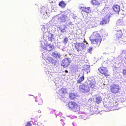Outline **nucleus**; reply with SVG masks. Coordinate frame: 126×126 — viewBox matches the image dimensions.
<instances>
[{
    "label": "nucleus",
    "instance_id": "1",
    "mask_svg": "<svg viewBox=\"0 0 126 126\" xmlns=\"http://www.w3.org/2000/svg\"><path fill=\"white\" fill-rule=\"evenodd\" d=\"M93 39H90L91 44L95 47L99 46L102 40L101 38L98 33L97 32H94L91 36Z\"/></svg>",
    "mask_w": 126,
    "mask_h": 126
},
{
    "label": "nucleus",
    "instance_id": "2",
    "mask_svg": "<svg viewBox=\"0 0 126 126\" xmlns=\"http://www.w3.org/2000/svg\"><path fill=\"white\" fill-rule=\"evenodd\" d=\"M68 105L69 108L75 112L78 111L80 110V107L77 104L74 102H69Z\"/></svg>",
    "mask_w": 126,
    "mask_h": 126
},
{
    "label": "nucleus",
    "instance_id": "3",
    "mask_svg": "<svg viewBox=\"0 0 126 126\" xmlns=\"http://www.w3.org/2000/svg\"><path fill=\"white\" fill-rule=\"evenodd\" d=\"M44 39L45 41H51L54 40V35L52 34L49 32H47L44 34Z\"/></svg>",
    "mask_w": 126,
    "mask_h": 126
},
{
    "label": "nucleus",
    "instance_id": "4",
    "mask_svg": "<svg viewBox=\"0 0 126 126\" xmlns=\"http://www.w3.org/2000/svg\"><path fill=\"white\" fill-rule=\"evenodd\" d=\"M86 23L88 25L90 28H92L94 26H96L97 25L95 21L94 18L92 17H90L86 22Z\"/></svg>",
    "mask_w": 126,
    "mask_h": 126
},
{
    "label": "nucleus",
    "instance_id": "5",
    "mask_svg": "<svg viewBox=\"0 0 126 126\" xmlns=\"http://www.w3.org/2000/svg\"><path fill=\"white\" fill-rule=\"evenodd\" d=\"M111 92L113 94L118 93L119 90V87L117 84H111L110 87Z\"/></svg>",
    "mask_w": 126,
    "mask_h": 126
},
{
    "label": "nucleus",
    "instance_id": "6",
    "mask_svg": "<svg viewBox=\"0 0 126 126\" xmlns=\"http://www.w3.org/2000/svg\"><path fill=\"white\" fill-rule=\"evenodd\" d=\"M87 84L92 88V90L94 91L95 89H96V82L94 79L91 80H89L87 82Z\"/></svg>",
    "mask_w": 126,
    "mask_h": 126
},
{
    "label": "nucleus",
    "instance_id": "7",
    "mask_svg": "<svg viewBox=\"0 0 126 126\" xmlns=\"http://www.w3.org/2000/svg\"><path fill=\"white\" fill-rule=\"evenodd\" d=\"M79 90L82 92H89L90 89L87 85L83 84L79 86Z\"/></svg>",
    "mask_w": 126,
    "mask_h": 126
},
{
    "label": "nucleus",
    "instance_id": "8",
    "mask_svg": "<svg viewBox=\"0 0 126 126\" xmlns=\"http://www.w3.org/2000/svg\"><path fill=\"white\" fill-rule=\"evenodd\" d=\"M71 62L70 59L69 58H65L62 61L61 65L64 67H66L68 66Z\"/></svg>",
    "mask_w": 126,
    "mask_h": 126
},
{
    "label": "nucleus",
    "instance_id": "9",
    "mask_svg": "<svg viewBox=\"0 0 126 126\" xmlns=\"http://www.w3.org/2000/svg\"><path fill=\"white\" fill-rule=\"evenodd\" d=\"M98 70L101 73L103 74L105 77H108L110 75L109 73L105 67H101L98 69Z\"/></svg>",
    "mask_w": 126,
    "mask_h": 126
},
{
    "label": "nucleus",
    "instance_id": "10",
    "mask_svg": "<svg viewBox=\"0 0 126 126\" xmlns=\"http://www.w3.org/2000/svg\"><path fill=\"white\" fill-rule=\"evenodd\" d=\"M85 47L86 45L83 43H78L75 46V48L78 52L81 51Z\"/></svg>",
    "mask_w": 126,
    "mask_h": 126
},
{
    "label": "nucleus",
    "instance_id": "11",
    "mask_svg": "<svg viewBox=\"0 0 126 126\" xmlns=\"http://www.w3.org/2000/svg\"><path fill=\"white\" fill-rule=\"evenodd\" d=\"M45 59L47 60L46 61L47 62L51 63L52 65H56L57 63L56 60H54L52 58L49 56Z\"/></svg>",
    "mask_w": 126,
    "mask_h": 126
},
{
    "label": "nucleus",
    "instance_id": "12",
    "mask_svg": "<svg viewBox=\"0 0 126 126\" xmlns=\"http://www.w3.org/2000/svg\"><path fill=\"white\" fill-rule=\"evenodd\" d=\"M44 44L46 46L44 48V49L48 51L52 50L53 48V46L51 44H50L47 41H45L44 42Z\"/></svg>",
    "mask_w": 126,
    "mask_h": 126
},
{
    "label": "nucleus",
    "instance_id": "13",
    "mask_svg": "<svg viewBox=\"0 0 126 126\" xmlns=\"http://www.w3.org/2000/svg\"><path fill=\"white\" fill-rule=\"evenodd\" d=\"M60 16L59 17V20L60 21L64 22L67 19L68 17L67 15L65 14H62L61 15H59Z\"/></svg>",
    "mask_w": 126,
    "mask_h": 126
},
{
    "label": "nucleus",
    "instance_id": "14",
    "mask_svg": "<svg viewBox=\"0 0 126 126\" xmlns=\"http://www.w3.org/2000/svg\"><path fill=\"white\" fill-rule=\"evenodd\" d=\"M117 27H115V32L114 33L116 35L117 38H119L121 37L122 35V33L121 30L118 29V30L116 29Z\"/></svg>",
    "mask_w": 126,
    "mask_h": 126
},
{
    "label": "nucleus",
    "instance_id": "15",
    "mask_svg": "<svg viewBox=\"0 0 126 126\" xmlns=\"http://www.w3.org/2000/svg\"><path fill=\"white\" fill-rule=\"evenodd\" d=\"M79 8L87 13H90L91 11V9L90 7H86L79 6Z\"/></svg>",
    "mask_w": 126,
    "mask_h": 126
},
{
    "label": "nucleus",
    "instance_id": "16",
    "mask_svg": "<svg viewBox=\"0 0 126 126\" xmlns=\"http://www.w3.org/2000/svg\"><path fill=\"white\" fill-rule=\"evenodd\" d=\"M59 15H57L53 17L52 19L51 20V22H53L54 24H59V17H58Z\"/></svg>",
    "mask_w": 126,
    "mask_h": 126
},
{
    "label": "nucleus",
    "instance_id": "17",
    "mask_svg": "<svg viewBox=\"0 0 126 126\" xmlns=\"http://www.w3.org/2000/svg\"><path fill=\"white\" fill-rule=\"evenodd\" d=\"M67 92V90L66 88H62L57 93L60 95H61L62 94H65Z\"/></svg>",
    "mask_w": 126,
    "mask_h": 126
},
{
    "label": "nucleus",
    "instance_id": "18",
    "mask_svg": "<svg viewBox=\"0 0 126 126\" xmlns=\"http://www.w3.org/2000/svg\"><path fill=\"white\" fill-rule=\"evenodd\" d=\"M51 55L53 56L57 59L61 57L60 53L56 51L53 52Z\"/></svg>",
    "mask_w": 126,
    "mask_h": 126
},
{
    "label": "nucleus",
    "instance_id": "19",
    "mask_svg": "<svg viewBox=\"0 0 126 126\" xmlns=\"http://www.w3.org/2000/svg\"><path fill=\"white\" fill-rule=\"evenodd\" d=\"M43 52L42 53V57L43 58H46L49 56V52L46 49L43 50Z\"/></svg>",
    "mask_w": 126,
    "mask_h": 126
},
{
    "label": "nucleus",
    "instance_id": "20",
    "mask_svg": "<svg viewBox=\"0 0 126 126\" xmlns=\"http://www.w3.org/2000/svg\"><path fill=\"white\" fill-rule=\"evenodd\" d=\"M67 28L66 26L63 25L61 26L59 28V29L60 30L61 32L62 33H64L66 32V29Z\"/></svg>",
    "mask_w": 126,
    "mask_h": 126
},
{
    "label": "nucleus",
    "instance_id": "21",
    "mask_svg": "<svg viewBox=\"0 0 126 126\" xmlns=\"http://www.w3.org/2000/svg\"><path fill=\"white\" fill-rule=\"evenodd\" d=\"M114 11L116 12H119L120 10V6L117 5H114L113 7Z\"/></svg>",
    "mask_w": 126,
    "mask_h": 126
},
{
    "label": "nucleus",
    "instance_id": "22",
    "mask_svg": "<svg viewBox=\"0 0 126 126\" xmlns=\"http://www.w3.org/2000/svg\"><path fill=\"white\" fill-rule=\"evenodd\" d=\"M109 21V19L108 18H105L103 19L100 23L101 25H103L104 24H106L108 23Z\"/></svg>",
    "mask_w": 126,
    "mask_h": 126
},
{
    "label": "nucleus",
    "instance_id": "23",
    "mask_svg": "<svg viewBox=\"0 0 126 126\" xmlns=\"http://www.w3.org/2000/svg\"><path fill=\"white\" fill-rule=\"evenodd\" d=\"M90 66L89 65H86L85 66L84 68V70L87 72V74L90 71Z\"/></svg>",
    "mask_w": 126,
    "mask_h": 126
},
{
    "label": "nucleus",
    "instance_id": "24",
    "mask_svg": "<svg viewBox=\"0 0 126 126\" xmlns=\"http://www.w3.org/2000/svg\"><path fill=\"white\" fill-rule=\"evenodd\" d=\"M66 3L64 1H60L59 4V5L62 8H64L66 5Z\"/></svg>",
    "mask_w": 126,
    "mask_h": 126
},
{
    "label": "nucleus",
    "instance_id": "25",
    "mask_svg": "<svg viewBox=\"0 0 126 126\" xmlns=\"http://www.w3.org/2000/svg\"><path fill=\"white\" fill-rule=\"evenodd\" d=\"M92 3L93 5L98 6L100 4V3L97 0H92Z\"/></svg>",
    "mask_w": 126,
    "mask_h": 126
},
{
    "label": "nucleus",
    "instance_id": "26",
    "mask_svg": "<svg viewBox=\"0 0 126 126\" xmlns=\"http://www.w3.org/2000/svg\"><path fill=\"white\" fill-rule=\"evenodd\" d=\"M118 104V103L115 101L113 102L110 103L109 104V106L111 107H114L116 106Z\"/></svg>",
    "mask_w": 126,
    "mask_h": 126
},
{
    "label": "nucleus",
    "instance_id": "27",
    "mask_svg": "<svg viewBox=\"0 0 126 126\" xmlns=\"http://www.w3.org/2000/svg\"><path fill=\"white\" fill-rule=\"evenodd\" d=\"M84 79V77L83 76L80 77L79 79L77 80V83H80Z\"/></svg>",
    "mask_w": 126,
    "mask_h": 126
},
{
    "label": "nucleus",
    "instance_id": "28",
    "mask_svg": "<svg viewBox=\"0 0 126 126\" xmlns=\"http://www.w3.org/2000/svg\"><path fill=\"white\" fill-rule=\"evenodd\" d=\"M123 21L121 20H118L116 23V26H120L123 24ZM117 27V26H116ZM118 28V27H117Z\"/></svg>",
    "mask_w": 126,
    "mask_h": 126
},
{
    "label": "nucleus",
    "instance_id": "29",
    "mask_svg": "<svg viewBox=\"0 0 126 126\" xmlns=\"http://www.w3.org/2000/svg\"><path fill=\"white\" fill-rule=\"evenodd\" d=\"M42 30L44 34L47 32H48L47 29L44 26H43V27L42 29Z\"/></svg>",
    "mask_w": 126,
    "mask_h": 126
},
{
    "label": "nucleus",
    "instance_id": "30",
    "mask_svg": "<svg viewBox=\"0 0 126 126\" xmlns=\"http://www.w3.org/2000/svg\"><path fill=\"white\" fill-rule=\"evenodd\" d=\"M69 96L70 99H73L76 97V95L74 93H71L70 94Z\"/></svg>",
    "mask_w": 126,
    "mask_h": 126
},
{
    "label": "nucleus",
    "instance_id": "31",
    "mask_svg": "<svg viewBox=\"0 0 126 126\" xmlns=\"http://www.w3.org/2000/svg\"><path fill=\"white\" fill-rule=\"evenodd\" d=\"M95 101L97 103H99L102 101V99L100 97H98L96 98Z\"/></svg>",
    "mask_w": 126,
    "mask_h": 126
},
{
    "label": "nucleus",
    "instance_id": "32",
    "mask_svg": "<svg viewBox=\"0 0 126 126\" xmlns=\"http://www.w3.org/2000/svg\"><path fill=\"white\" fill-rule=\"evenodd\" d=\"M108 9L107 8H105L102 10V11L104 12L105 14H106L107 12L108 11Z\"/></svg>",
    "mask_w": 126,
    "mask_h": 126
},
{
    "label": "nucleus",
    "instance_id": "33",
    "mask_svg": "<svg viewBox=\"0 0 126 126\" xmlns=\"http://www.w3.org/2000/svg\"><path fill=\"white\" fill-rule=\"evenodd\" d=\"M43 17L44 18H47V17L48 16L47 15V12H44V13H43Z\"/></svg>",
    "mask_w": 126,
    "mask_h": 126
},
{
    "label": "nucleus",
    "instance_id": "34",
    "mask_svg": "<svg viewBox=\"0 0 126 126\" xmlns=\"http://www.w3.org/2000/svg\"><path fill=\"white\" fill-rule=\"evenodd\" d=\"M68 41V39L67 38H65L64 39L63 41V43L64 44H66L67 42Z\"/></svg>",
    "mask_w": 126,
    "mask_h": 126
},
{
    "label": "nucleus",
    "instance_id": "35",
    "mask_svg": "<svg viewBox=\"0 0 126 126\" xmlns=\"http://www.w3.org/2000/svg\"><path fill=\"white\" fill-rule=\"evenodd\" d=\"M92 50V47H89L87 50V51L88 52L91 53V51Z\"/></svg>",
    "mask_w": 126,
    "mask_h": 126
},
{
    "label": "nucleus",
    "instance_id": "36",
    "mask_svg": "<svg viewBox=\"0 0 126 126\" xmlns=\"http://www.w3.org/2000/svg\"><path fill=\"white\" fill-rule=\"evenodd\" d=\"M43 103V100L42 99H40L39 100V105H41Z\"/></svg>",
    "mask_w": 126,
    "mask_h": 126
},
{
    "label": "nucleus",
    "instance_id": "37",
    "mask_svg": "<svg viewBox=\"0 0 126 126\" xmlns=\"http://www.w3.org/2000/svg\"><path fill=\"white\" fill-rule=\"evenodd\" d=\"M32 125V124L30 122H28L27 123V124L26 125V126H31Z\"/></svg>",
    "mask_w": 126,
    "mask_h": 126
},
{
    "label": "nucleus",
    "instance_id": "38",
    "mask_svg": "<svg viewBox=\"0 0 126 126\" xmlns=\"http://www.w3.org/2000/svg\"><path fill=\"white\" fill-rule=\"evenodd\" d=\"M123 74L126 75V68L123 70Z\"/></svg>",
    "mask_w": 126,
    "mask_h": 126
},
{
    "label": "nucleus",
    "instance_id": "39",
    "mask_svg": "<svg viewBox=\"0 0 126 126\" xmlns=\"http://www.w3.org/2000/svg\"><path fill=\"white\" fill-rule=\"evenodd\" d=\"M63 119H64V118H62V119H61V122H63V124L62 123V124L63 125L64 124V122H63V121H64V120Z\"/></svg>",
    "mask_w": 126,
    "mask_h": 126
},
{
    "label": "nucleus",
    "instance_id": "40",
    "mask_svg": "<svg viewBox=\"0 0 126 126\" xmlns=\"http://www.w3.org/2000/svg\"><path fill=\"white\" fill-rule=\"evenodd\" d=\"M73 126H77V124L75 122H74L72 124Z\"/></svg>",
    "mask_w": 126,
    "mask_h": 126
},
{
    "label": "nucleus",
    "instance_id": "41",
    "mask_svg": "<svg viewBox=\"0 0 126 126\" xmlns=\"http://www.w3.org/2000/svg\"><path fill=\"white\" fill-rule=\"evenodd\" d=\"M65 73H67L68 72V71L66 70H65Z\"/></svg>",
    "mask_w": 126,
    "mask_h": 126
},
{
    "label": "nucleus",
    "instance_id": "42",
    "mask_svg": "<svg viewBox=\"0 0 126 126\" xmlns=\"http://www.w3.org/2000/svg\"><path fill=\"white\" fill-rule=\"evenodd\" d=\"M41 111L40 110H38V112H39V113H41Z\"/></svg>",
    "mask_w": 126,
    "mask_h": 126
},
{
    "label": "nucleus",
    "instance_id": "43",
    "mask_svg": "<svg viewBox=\"0 0 126 126\" xmlns=\"http://www.w3.org/2000/svg\"><path fill=\"white\" fill-rule=\"evenodd\" d=\"M53 2V0H52V1H51L50 2Z\"/></svg>",
    "mask_w": 126,
    "mask_h": 126
},
{
    "label": "nucleus",
    "instance_id": "44",
    "mask_svg": "<svg viewBox=\"0 0 126 126\" xmlns=\"http://www.w3.org/2000/svg\"><path fill=\"white\" fill-rule=\"evenodd\" d=\"M85 42L86 43V44H88V43H87L86 42V41H85Z\"/></svg>",
    "mask_w": 126,
    "mask_h": 126
},
{
    "label": "nucleus",
    "instance_id": "45",
    "mask_svg": "<svg viewBox=\"0 0 126 126\" xmlns=\"http://www.w3.org/2000/svg\"><path fill=\"white\" fill-rule=\"evenodd\" d=\"M106 53H104V54H106Z\"/></svg>",
    "mask_w": 126,
    "mask_h": 126
},
{
    "label": "nucleus",
    "instance_id": "46",
    "mask_svg": "<svg viewBox=\"0 0 126 126\" xmlns=\"http://www.w3.org/2000/svg\"><path fill=\"white\" fill-rule=\"evenodd\" d=\"M124 51H122V52H124Z\"/></svg>",
    "mask_w": 126,
    "mask_h": 126
}]
</instances>
